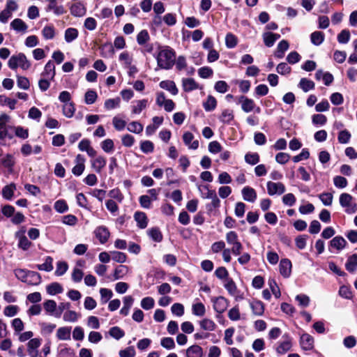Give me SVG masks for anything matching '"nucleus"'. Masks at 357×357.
I'll return each instance as SVG.
<instances>
[{
  "mask_svg": "<svg viewBox=\"0 0 357 357\" xmlns=\"http://www.w3.org/2000/svg\"><path fill=\"white\" fill-rule=\"evenodd\" d=\"M158 66L162 69L169 70L175 62V52L169 47H165L156 57Z\"/></svg>",
  "mask_w": 357,
  "mask_h": 357,
  "instance_id": "1",
  "label": "nucleus"
},
{
  "mask_svg": "<svg viewBox=\"0 0 357 357\" xmlns=\"http://www.w3.org/2000/svg\"><path fill=\"white\" fill-rule=\"evenodd\" d=\"M8 116L2 114L0 116V140L3 145L10 144L14 139V126L7 124Z\"/></svg>",
  "mask_w": 357,
  "mask_h": 357,
  "instance_id": "2",
  "label": "nucleus"
},
{
  "mask_svg": "<svg viewBox=\"0 0 357 357\" xmlns=\"http://www.w3.org/2000/svg\"><path fill=\"white\" fill-rule=\"evenodd\" d=\"M8 67L12 70L20 68L24 70H28L31 67V63L23 53L13 55L8 60Z\"/></svg>",
  "mask_w": 357,
  "mask_h": 357,
  "instance_id": "3",
  "label": "nucleus"
},
{
  "mask_svg": "<svg viewBox=\"0 0 357 357\" xmlns=\"http://www.w3.org/2000/svg\"><path fill=\"white\" fill-rule=\"evenodd\" d=\"M339 202L347 214H354L357 212V204L350 194L342 193L339 197Z\"/></svg>",
  "mask_w": 357,
  "mask_h": 357,
  "instance_id": "4",
  "label": "nucleus"
},
{
  "mask_svg": "<svg viewBox=\"0 0 357 357\" xmlns=\"http://www.w3.org/2000/svg\"><path fill=\"white\" fill-rule=\"evenodd\" d=\"M282 337L284 340L278 342V345L275 349L279 355L286 354L291 350L292 347V339L288 334H284Z\"/></svg>",
  "mask_w": 357,
  "mask_h": 357,
  "instance_id": "5",
  "label": "nucleus"
},
{
  "mask_svg": "<svg viewBox=\"0 0 357 357\" xmlns=\"http://www.w3.org/2000/svg\"><path fill=\"white\" fill-rule=\"evenodd\" d=\"M237 104L241 105L242 110L245 113L252 112L255 109V102L251 99L245 96H240L236 98Z\"/></svg>",
  "mask_w": 357,
  "mask_h": 357,
  "instance_id": "6",
  "label": "nucleus"
},
{
  "mask_svg": "<svg viewBox=\"0 0 357 357\" xmlns=\"http://www.w3.org/2000/svg\"><path fill=\"white\" fill-rule=\"evenodd\" d=\"M266 187L268 194L271 196L275 195H280L283 194L286 190L284 185L280 182L274 183L272 181H268L266 183Z\"/></svg>",
  "mask_w": 357,
  "mask_h": 357,
  "instance_id": "7",
  "label": "nucleus"
},
{
  "mask_svg": "<svg viewBox=\"0 0 357 357\" xmlns=\"http://www.w3.org/2000/svg\"><path fill=\"white\" fill-rule=\"evenodd\" d=\"M212 303L214 310L219 314L223 313L229 305L227 299L223 296L213 298Z\"/></svg>",
  "mask_w": 357,
  "mask_h": 357,
  "instance_id": "8",
  "label": "nucleus"
},
{
  "mask_svg": "<svg viewBox=\"0 0 357 357\" xmlns=\"http://www.w3.org/2000/svg\"><path fill=\"white\" fill-rule=\"evenodd\" d=\"M314 342L313 337L308 333H303L300 337V345L305 351L313 349Z\"/></svg>",
  "mask_w": 357,
  "mask_h": 357,
  "instance_id": "9",
  "label": "nucleus"
},
{
  "mask_svg": "<svg viewBox=\"0 0 357 357\" xmlns=\"http://www.w3.org/2000/svg\"><path fill=\"white\" fill-rule=\"evenodd\" d=\"M94 234L101 244L105 243L108 241L110 236V233L105 226L98 227L95 229Z\"/></svg>",
  "mask_w": 357,
  "mask_h": 357,
  "instance_id": "10",
  "label": "nucleus"
},
{
  "mask_svg": "<svg viewBox=\"0 0 357 357\" xmlns=\"http://www.w3.org/2000/svg\"><path fill=\"white\" fill-rule=\"evenodd\" d=\"M128 272L129 268L127 266L119 265L115 268L112 276H107V279L110 281L118 280L123 278Z\"/></svg>",
  "mask_w": 357,
  "mask_h": 357,
  "instance_id": "11",
  "label": "nucleus"
},
{
  "mask_svg": "<svg viewBox=\"0 0 357 357\" xmlns=\"http://www.w3.org/2000/svg\"><path fill=\"white\" fill-rule=\"evenodd\" d=\"M85 159L84 157L78 154L76 157V165H75L72 169L73 174L76 176H79L82 174L84 171L85 165H84Z\"/></svg>",
  "mask_w": 357,
  "mask_h": 357,
  "instance_id": "12",
  "label": "nucleus"
},
{
  "mask_svg": "<svg viewBox=\"0 0 357 357\" xmlns=\"http://www.w3.org/2000/svg\"><path fill=\"white\" fill-rule=\"evenodd\" d=\"M70 11L75 17H82L86 14V9L82 2L78 1L71 5Z\"/></svg>",
  "mask_w": 357,
  "mask_h": 357,
  "instance_id": "13",
  "label": "nucleus"
},
{
  "mask_svg": "<svg viewBox=\"0 0 357 357\" xmlns=\"http://www.w3.org/2000/svg\"><path fill=\"white\" fill-rule=\"evenodd\" d=\"M148 100L142 99L135 100L132 102L131 109L132 113L134 114H139L148 106Z\"/></svg>",
  "mask_w": 357,
  "mask_h": 357,
  "instance_id": "14",
  "label": "nucleus"
},
{
  "mask_svg": "<svg viewBox=\"0 0 357 357\" xmlns=\"http://www.w3.org/2000/svg\"><path fill=\"white\" fill-rule=\"evenodd\" d=\"M194 135L190 132H185L183 135L184 144L190 149L195 150L199 147V141L193 140Z\"/></svg>",
  "mask_w": 357,
  "mask_h": 357,
  "instance_id": "15",
  "label": "nucleus"
},
{
  "mask_svg": "<svg viewBox=\"0 0 357 357\" xmlns=\"http://www.w3.org/2000/svg\"><path fill=\"white\" fill-rule=\"evenodd\" d=\"M107 160L105 157L99 155L96 158L91 160V167L97 173H100L105 167Z\"/></svg>",
  "mask_w": 357,
  "mask_h": 357,
  "instance_id": "16",
  "label": "nucleus"
},
{
  "mask_svg": "<svg viewBox=\"0 0 357 357\" xmlns=\"http://www.w3.org/2000/svg\"><path fill=\"white\" fill-rule=\"evenodd\" d=\"M243 198L245 201L255 202L257 199V192L255 190L250 186H245L241 191Z\"/></svg>",
  "mask_w": 357,
  "mask_h": 357,
  "instance_id": "17",
  "label": "nucleus"
},
{
  "mask_svg": "<svg viewBox=\"0 0 357 357\" xmlns=\"http://www.w3.org/2000/svg\"><path fill=\"white\" fill-rule=\"evenodd\" d=\"M280 273L284 278H288L291 274V262L288 259H282L279 265Z\"/></svg>",
  "mask_w": 357,
  "mask_h": 357,
  "instance_id": "18",
  "label": "nucleus"
},
{
  "mask_svg": "<svg viewBox=\"0 0 357 357\" xmlns=\"http://www.w3.org/2000/svg\"><path fill=\"white\" fill-rule=\"evenodd\" d=\"M55 66L52 61H49L45 66L41 77L53 79L55 77Z\"/></svg>",
  "mask_w": 357,
  "mask_h": 357,
  "instance_id": "19",
  "label": "nucleus"
},
{
  "mask_svg": "<svg viewBox=\"0 0 357 357\" xmlns=\"http://www.w3.org/2000/svg\"><path fill=\"white\" fill-rule=\"evenodd\" d=\"M134 219L140 229H145L148 225V218L145 213L137 211L134 214Z\"/></svg>",
  "mask_w": 357,
  "mask_h": 357,
  "instance_id": "20",
  "label": "nucleus"
},
{
  "mask_svg": "<svg viewBox=\"0 0 357 357\" xmlns=\"http://www.w3.org/2000/svg\"><path fill=\"white\" fill-rule=\"evenodd\" d=\"M252 313L256 316H262L264 313V305L260 301H252L250 303Z\"/></svg>",
  "mask_w": 357,
  "mask_h": 357,
  "instance_id": "21",
  "label": "nucleus"
},
{
  "mask_svg": "<svg viewBox=\"0 0 357 357\" xmlns=\"http://www.w3.org/2000/svg\"><path fill=\"white\" fill-rule=\"evenodd\" d=\"M289 45L287 40H281L276 48V50L274 53L275 57L278 59H282L284 57L285 52L289 49Z\"/></svg>",
  "mask_w": 357,
  "mask_h": 357,
  "instance_id": "22",
  "label": "nucleus"
},
{
  "mask_svg": "<svg viewBox=\"0 0 357 357\" xmlns=\"http://www.w3.org/2000/svg\"><path fill=\"white\" fill-rule=\"evenodd\" d=\"M160 88L169 91L172 95L176 96L178 93V90L174 83L171 80H164L160 82Z\"/></svg>",
  "mask_w": 357,
  "mask_h": 357,
  "instance_id": "23",
  "label": "nucleus"
},
{
  "mask_svg": "<svg viewBox=\"0 0 357 357\" xmlns=\"http://www.w3.org/2000/svg\"><path fill=\"white\" fill-rule=\"evenodd\" d=\"M24 231L23 232H17L16 233V237L18 238V247L19 248L23 250H27L31 245V243L28 240L26 236L24 235Z\"/></svg>",
  "mask_w": 357,
  "mask_h": 357,
  "instance_id": "24",
  "label": "nucleus"
},
{
  "mask_svg": "<svg viewBox=\"0 0 357 357\" xmlns=\"http://www.w3.org/2000/svg\"><path fill=\"white\" fill-rule=\"evenodd\" d=\"M79 36V31L76 28L70 27L64 32V39L67 43H71L75 40Z\"/></svg>",
  "mask_w": 357,
  "mask_h": 357,
  "instance_id": "25",
  "label": "nucleus"
},
{
  "mask_svg": "<svg viewBox=\"0 0 357 357\" xmlns=\"http://www.w3.org/2000/svg\"><path fill=\"white\" fill-rule=\"evenodd\" d=\"M182 85L185 92L194 91L199 87V84L192 78H183L182 79Z\"/></svg>",
  "mask_w": 357,
  "mask_h": 357,
  "instance_id": "26",
  "label": "nucleus"
},
{
  "mask_svg": "<svg viewBox=\"0 0 357 357\" xmlns=\"http://www.w3.org/2000/svg\"><path fill=\"white\" fill-rule=\"evenodd\" d=\"M40 282L41 276L38 273L32 271H30V272L28 273L27 279L25 280V283L29 285L36 286L40 284Z\"/></svg>",
  "mask_w": 357,
  "mask_h": 357,
  "instance_id": "27",
  "label": "nucleus"
},
{
  "mask_svg": "<svg viewBox=\"0 0 357 357\" xmlns=\"http://www.w3.org/2000/svg\"><path fill=\"white\" fill-rule=\"evenodd\" d=\"M10 27L17 32H26L28 29L26 24L20 18L13 20L10 23Z\"/></svg>",
  "mask_w": 357,
  "mask_h": 357,
  "instance_id": "28",
  "label": "nucleus"
},
{
  "mask_svg": "<svg viewBox=\"0 0 357 357\" xmlns=\"http://www.w3.org/2000/svg\"><path fill=\"white\" fill-rule=\"evenodd\" d=\"M185 354L186 357H202L203 349L200 346L195 344L186 349Z\"/></svg>",
  "mask_w": 357,
  "mask_h": 357,
  "instance_id": "29",
  "label": "nucleus"
},
{
  "mask_svg": "<svg viewBox=\"0 0 357 357\" xmlns=\"http://www.w3.org/2000/svg\"><path fill=\"white\" fill-rule=\"evenodd\" d=\"M148 236L155 242L160 243L162 241L163 236L158 227H151L147 230Z\"/></svg>",
  "mask_w": 357,
  "mask_h": 357,
  "instance_id": "30",
  "label": "nucleus"
},
{
  "mask_svg": "<svg viewBox=\"0 0 357 357\" xmlns=\"http://www.w3.org/2000/svg\"><path fill=\"white\" fill-rule=\"evenodd\" d=\"M346 241L342 236H335L330 241V247L337 250H342L346 245Z\"/></svg>",
  "mask_w": 357,
  "mask_h": 357,
  "instance_id": "31",
  "label": "nucleus"
},
{
  "mask_svg": "<svg viewBox=\"0 0 357 357\" xmlns=\"http://www.w3.org/2000/svg\"><path fill=\"white\" fill-rule=\"evenodd\" d=\"M71 328L68 326L60 327L57 330L56 337L60 340H68L70 339Z\"/></svg>",
  "mask_w": 357,
  "mask_h": 357,
  "instance_id": "32",
  "label": "nucleus"
},
{
  "mask_svg": "<svg viewBox=\"0 0 357 357\" xmlns=\"http://www.w3.org/2000/svg\"><path fill=\"white\" fill-rule=\"evenodd\" d=\"M75 105L73 102H66L62 107V113L66 118H72L75 112Z\"/></svg>",
  "mask_w": 357,
  "mask_h": 357,
  "instance_id": "33",
  "label": "nucleus"
},
{
  "mask_svg": "<svg viewBox=\"0 0 357 357\" xmlns=\"http://www.w3.org/2000/svg\"><path fill=\"white\" fill-rule=\"evenodd\" d=\"M200 328L204 331H213L216 328L215 323L210 319L204 318L199 321Z\"/></svg>",
  "mask_w": 357,
  "mask_h": 357,
  "instance_id": "34",
  "label": "nucleus"
},
{
  "mask_svg": "<svg viewBox=\"0 0 357 357\" xmlns=\"http://www.w3.org/2000/svg\"><path fill=\"white\" fill-rule=\"evenodd\" d=\"M192 313L197 317H203L206 313V307L201 302H195L192 305Z\"/></svg>",
  "mask_w": 357,
  "mask_h": 357,
  "instance_id": "35",
  "label": "nucleus"
},
{
  "mask_svg": "<svg viewBox=\"0 0 357 357\" xmlns=\"http://www.w3.org/2000/svg\"><path fill=\"white\" fill-rule=\"evenodd\" d=\"M47 293L50 295H56L63 292V287L58 282H52L46 287Z\"/></svg>",
  "mask_w": 357,
  "mask_h": 357,
  "instance_id": "36",
  "label": "nucleus"
},
{
  "mask_svg": "<svg viewBox=\"0 0 357 357\" xmlns=\"http://www.w3.org/2000/svg\"><path fill=\"white\" fill-rule=\"evenodd\" d=\"M345 267L349 272H355L357 269V254H353L348 258Z\"/></svg>",
  "mask_w": 357,
  "mask_h": 357,
  "instance_id": "37",
  "label": "nucleus"
},
{
  "mask_svg": "<svg viewBox=\"0 0 357 357\" xmlns=\"http://www.w3.org/2000/svg\"><path fill=\"white\" fill-rule=\"evenodd\" d=\"M119 60L122 66L126 68L132 63L133 59L128 52L125 51L119 54Z\"/></svg>",
  "mask_w": 357,
  "mask_h": 357,
  "instance_id": "38",
  "label": "nucleus"
},
{
  "mask_svg": "<svg viewBox=\"0 0 357 357\" xmlns=\"http://www.w3.org/2000/svg\"><path fill=\"white\" fill-rule=\"evenodd\" d=\"M3 166L8 169L10 173L13 171V166L15 164V160L13 155L7 154L1 160Z\"/></svg>",
  "mask_w": 357,
  "mask_h": 357,
  "instance_id": "39",
  "label": "nucleus"
},
{
  "mask_svg": "<svg viewBox=\"0 0 357 357\" xmlns=\"http://www.w3.org/2000/svg\"><path fill=\"white\" fill-rule=\"evenodd\" d=\"M16 185L15 183H10L4 186L2 189V196L6 199L10 200L13 198Z\"/></svg>",
  "mask_w": 357,
  "mask_h": 357,
  "instance_id": "40",
  "label": "nucleus"
},
{
  "mask_svg": "<svg viewBox=\"0 0 357 357\" xmlns=\"http://www.w3.org/2000/svg\"><path fill=\"white\" fill-rule=\"evenodd\" d=\"M324 33L321 31H314L310 35L311 43L316 46L320 45L324 42Z\"/></svg>",
  "mask_w": 357,
  "mask_h": 357,
  "instance_id": "41",
  "label": "nucleus"
},
{
  "mask_svg": "<svg viewBox=\"0 0 357 357\" xmlns=\"http://www.w3.org/2000/svg\"><path fill=\"white\" fill-rule=\"evenodd\" d=\"M314 83L307 78L301 79L298 86L304 91L307 92L314 89Z\"/></svg>",
  "mask_w": 357,
  "mask_h": 357,
  "instance_id": "42",
  "label": "nucleus"
},
{
  "mask_svg": "<svg viewBox=\"0 0 357 357\" xmlns=\"http://www.w3.org/2000/svg\"><path fill=\"white\" fill-rule=\"evenodd\" d=\"M233 119V111L229 109H224L219 116V120L223 123L229 124Z\"/></svg>",
  "mask_w": 357,
  "mask_h": 357,
  "instance_id": "43",
  "label": "nucleus"
},
{
  "mask_svg": "<svg viewBox=\"0 0 357 357\" xmlns=\"http://www.w3.org/2000/svg\"><path fill=\"white\" fill-rule=\"evenodd\" d=\"M55 28L53 25L45 26L42 30V35L46 40L53 39L55 36Z\"/></svg>",
  "mask_w": 357,
  "mask_h": 357,
  "instance_id": "44",
  "label": "nucleus"
},
{
  "mask_svg": "<svg viewBox=\"0 0 357 357\" xmlns=\"http://www.w3.org/2000/svg\"><path fill=\"white\" fill-rule=\"evenodd\" d=\"M52 261L53 259L48 256L45 258L44 263L41 264H37L36 266L40 271L50 272L53 269Z\"/></svg>",
  "mask_w": 357,
  "mask_h": 357,
  "instance_id": "45",
  "label": "nucleus"
},
{
  "mask_svg": "<svg viewBox=\"0 0 357 357\" xmlns=\"http://www.w3.org/2000/svg\"><path fill=\"white\" fill-rule=\"evenodd\" d=\"M224 287L229 294L235 296L237 294L236 285L231 278H227V280L225 281Z\"/></svg>",
  "mask_w": 357,
  "mask_h": 357,
  "instance_id": "46",
  "label": "nucleus"
},
{
  "mask_svg": "<svg viewBox=\"0 0 357 357\" xmlns=\"http://www.w3.org/2000/svg\"><path fill=\"white\" fill-rule=\"evenodd\" d=\"M120 102V98H109L105 100L104 103V107L107 110L113 109L119 107Z\"/></svg>",
  "mask_w": 357,
  "mask_h": 357,
  "instance_id": "47",
  "label": "nucleus"
},
{
  "mask_svg": "<svg viewBox=\"0 0 357 357\" xmlns=\"http://www.w3.org/2000/svg\"><path fill=\"white\" fill-rule=\"evenodd\" d=\"M57 305L54 300H47L43 303V307L47 314L53 315L56 311Z\"/></svg>",
  "mask_w": 357,
  "mask_h": 357,
  "instance_id": "48",
  "label": "nucleus"
},
{
  "mask_svg": "<svg viewBox=\"0 0 357 357\" xmlns=\"http://www.w3.org/2000/svg\"><path fill=\"white\" fill-rule=\"evenodd\" d=\"M143 125L141 124L138 121H132L130 122L127 127V130L129 132L135 133V134H139L143 131Z\"/></svg>",
  "mask_w": 357,
  "mask_h": 357,
  "instance_id": "49",
  "label": "nucleus"
},
{
  "mask_svg": "<svg viewBox=\"0 0 357 357\" xmlns=\"http://www.w3.org/2000/svg\"><path fill=\"white\" fill-rule=\"evenodd\" d=\"M216 99L212 96H208L206 101L203 104L204 108L206 112H211L214 110L215 108L216 107Z\"/></svg>",
  "mask_w": 357,
  "mask_h": 357,
  "instance_id": "50",
  "label": "nucleus"
},
{
  "mask_svg": "<svg viewBox=\"0 0 357 357\" xmlns=\"http://www.w3.org/2000/svg\"><path fill=\"white\" fill-rule=\"evenodd\" d=\"M54 208L59 213H63L68 210V206L63 199H59L55 202Z\"/></svg>",
  "mask_w": 357,
  "mask_h": 357,
  "instance_id": "51",
  "label": "nucleus"
},
{
  "mask_svg": "<svg viewBox=\"0 0 357 357\" xmlns=\"http://www.w3.org/2000/svg\"><path fill=\"white\" fill-rule=\"evenodd\" d=\"M150 40L147 30H142L137 36V42L139 45H145Z\"/></svg>",
  "mask_w": 357,
  "mask_h": 357,
  "instance_id": "52",
  "label": "nucleus"
},
{
  "mask_svg": "<svg viewBox=\"0 0 357 357\" xmlns=\"http://www.w3.org/2000/svg\"><path fill=\"white\" fill-rule=\"evenodd\" d=\"M98 98L97 93L92 89L88 90L84 96V101L87 105L93 104Z\"/></svg>",
  "mask_w": 357,
  "mask_h": 357,
  "instance_id": "53",
  "label": "nucleus"
},
{
  "mask_svg": "<svg viewBox=\"0 0 357 357\" xmlns=\"http://www.w3.org/2000/svg\"><path fill=\"white\" fill-rule=\"evenodd\" d=\"M225 238L227 244L229 245H233L240 241L237 233L234 231L227 232Z\"/></svg>",
  "mask_w": 357,
  "mask_h": 357,
  "instance_id": "54",
  "label": "nucleus"
},
{
  "mask_svg": "<svg viewBox=\"0 0 357 357\" xmlns=\"http://www.w3.org/2000/svg\"><path fill=\"white\" fill-rule=\"evenodd\" d=\"M68 268V265L66 261H58L54 274L56 276H61L66 273Z\"/></svg>",
  "mask_w": 357,
  "mask_h": 357,
  "instance_id": "55",
  "label": "nucleus"
},
{
  "mask_svg": "<svg viewBox=\"0 0 357 357\" xmlns=\"http://www.w3.org/2000/svg\"><path fill=\"white\" fill-rule=\"evenodd\" d=\"M41 333L43 335L51 334L56 328V324L51 323L43 322L40 324Z\"/></svg>",
  "mask_w": 357,
  "mask_h": 357,
  "instance_id": "56",
  "label": "nucleus"
},
{
  "mask_svg": "<svg viewBox=\"0 0 357 357\" xmlns=\"http://www.w3.org/2000/svg\"><path fill=\"white\" fill-rule=\"evenodd\" d=\"M245 160L247 163L255 165L259 162V155L257 153H248L245 155Z\"/></svg>",
  "mask_w": 357,
  "mask_h": 357,
  "instance_id": "57",
  "label": "nucleus"
},
{
  "mask_svg": "<svg viewBox=\"0 0 357 357\" xmlns=\"http://www.w3.org/2000/svg\"><path fill=\"white\" fill-rule=\"evenodd\" d=\"M14 136H17L19 138L22 139H25L29 137V130L27 128H24L22 126H14Z\"/></svg>",
  "mask_w": 357,
  "mask_h": 357,
  "instance_id": "58",
  "label": "nucleus"
},
{
  "mask_svg": "<svg viewBox=\"0 0 357 357\" xmlns=\"http://www.w3.org/2000/svg\"><path fill=\"white\" fill-rule=\"evenodd\" d=\"M109 333L116 340H120L125 335L124 331L118 326L112 327L109 331Z\"/></svg>",
  "mask_w": 357,
  "mask_h": 357,
  "instance_id": "59",
  "label": "nucleus"
},
{
  "mask_svg": "<svg viewBox=\"0 0 357 357\" xmlns=\"http://www.w3.org/2000/svg\"><path fill=\"white\" fill-rule=\"evenodd\" d=\"M225 45L227 48L231 49L237 45V38L231 33H228L225 37Z\"/></svg>",
  "mask_w": 357,
  "mask_h": 357,
  "instance_id": "60",
  "label": "nucleus"
},
{
  "mask_svg": "<svg viewBox=\"0 0 357 357\" xmlns=\"http://www.w3.org/2000/svg\"><path fill=\"white\" fill-rule=\"evenodd\" d=\"M155 301L152 297H145L141 301V307L145 310H149L154 307Z\"/></svg>",
  "mask_w": 357,
  "mask_h": 357,
  "instance_id": "61",
  "label": "nucleus"
},
{
  "mask_svg": "<svg viewBox=\"0 0 357 357\" xmlns=\"http://www.w3.org/2000/svg\"><path fill=\"white\" fill-rule=\"evenodd\" d=\"M112 259L117 263H123L126 261L127 256L125 253L119 251L110 252Z\"/></svg>",
  "mask_w": 357,
  "mask_h": 357,
  "instance_id": "62",
  "label": "nucleus"
},
{
  "mask_svg": "<svg viewBox=\"0 0 357 357\" xmlns=\"http://www.w3.org/2000/svg\"><path fill=\"white\" fill-rule=\"evenodd\" d=\"M295 299L298 303V305L302 307H307L310 301V297L303 294H298Z\"/></svg>",
  "mask_w": 357,
  "mask_h": 357,
  "instance_id": "63",
  "label": "nucleus"
},
{
  "mask_svg": "<svg viewBox=\"0 0 357 357\" xmlns=\"http://www.w3.org/2000/svg\"><path fill=\"white\" fill-rule=\"evenodd\" d=\"M160 344L163 348L171 350L175 348V342L172 337H163L160 340Z\"/></svg>",
  "mask_w": 357,
  "mask_h": 357,
  "instance_id": "64",
  "label": "nucleus"
}]
</instances>
